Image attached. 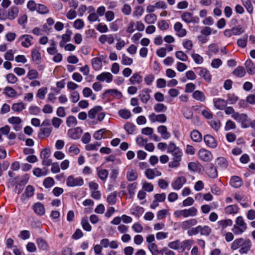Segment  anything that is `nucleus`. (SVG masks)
Returning a JSON list of instances; mask_svg holds the SVG:
<instances>
[{
    "label": "nucleus",
    "instance_id": "nucleus-34",
    "mask_svg": "<svg viewBox=\"0 0 255 255\" xmlns=\"http://www.w3.org/2000/svg\"><path fill=\"white\" fill-rule=\"evenodd\" d=\"M239 207L237 205H231L225 208V212L227 214L234 215L238 213Z\"/></svg>",
    "mask_w": 255,
    "mask_h": 255
},
{
    "label": "nucleus",
    "instance_id": "nucleus-58",
    "mask_svg": "<svg viewBox=\"0 0 255 255\" xmlns=\"http://www.w3.org/2000/svg\"><path fill=\"white\" fill-rule=\"evenodd\" d=\"M5 94L9 97H15L16 92V91L10 87H6L4 89Z\"/></svg>",
    "mask_w": 255,
    "mask_h": 255
},
{
    "label": "nucleus",
    "instance_id": "nucleus-63",
    "mask_svg": "<svg viewBox=\"0 0 255 255\" xmlns=\"http://www.w3.org/2000/svg\"><path fill=\"white\" fill-rule=\"evenodd\" d=\"M181 158H179V157H173V161H170L168 166L171 168H177L180 165V162L181 161Z\"/></svg>",
    "mask_w": 255,
    "mask_h": 255
},
{
    "label": "nucleus",
    "instance_id": "nucleus-18",
    "mask_svg": "<svg viewBox=\"0 0 255 255\" xmlns=\"http://www.w3.org/2000/svg\"><path fill=\"white\" fill-rule=\"evenodd\" d=\"M145 174L146 177L148 179H153L155 177L160 176L161 175V173L156 168L154 169H146L145 171Z\"/></svg>",
    "mask_w": 255,
    "mask_h": 255
},
{
    "label": "nucleus",
    "instance_id": "nucleus-12",
    "mask_svg": "<svg viewBox=\"0 0 255 255\" xmlns=\"http://www.w3.org/2000/svg\"><path fill=\"white\" fill-rule=\"evenodd\" d=\"M167 152L169 153H171L173 157L181 158L182 151L179 147H177L175 144H168Z\"/></svg>",
    "mask_w": 255,
    "mask_h": 255
},
{
    "label": "nucleus",
    "instance_id": "nucleus-35",
    "mask_svg": "<svg viewBox=\"0 0 255 255\" xmlns=\"http://www.w3.org/2000/svg\"><path fill=\"white\" fill-rule=\"evenodd\" d=\"M215 163L221 169H226L228 165V162L225 158L220 157L217 158L215 160Z\"/></svg>",
    "mask_w": 255,
    "mask_h": 255
},
{
    "label": "nucleus",
    "instance_id": "nucleus-42",
    "mask_svg": "<svg viewBox=\"0 0 255 255\" xmlns=\"http://www.w3.org/2000/svg\"><path fill=\"white\" fill-rule=\"evenodd\" d=\"M191 138L194 142H199L202 140L201 134L196 130H193L190 134Z\"/></svg>",
    "mask_w": 255,
    "mask_h": 255
},
{
    "label": "nucleus",
    "instance_id": "nucleus-7",
    "mask_svg": "<svg viewBox=\"0 0 255 255\" xmlns=\"http://www.w3.org/2000/svg\"><path fill=\"white\" fill-rule=\"evenodd\" d=\"M181 19L186 23H198L199 18L198 16H193V14L187 11L184 12L181 16Z\"/></svg>",
    "mask_w": 255,
    "mask_h": 255
},
{
    "label": "nucleus",
    "instance_id": "nucleus-26",
    "mask_svg": "<svg viewBox=\"0 0 255 255\" xmlns=\"http://www.w3.org/2000/svg\"><path fill=\"white\" fill-rule=\"evenodd\" d=\"M114 37L112 34L102 35L99 38V41L103 44H105L107 42L109 44H112L114 42Z\"/></svg>",
    "mask_w": 255,
    "mask_h": 255
},
{
    "label": "nucleus",
    "instance_id": "nucleus-21",
    "mask_svg": "<svg viewBox=\"0 0 255 255\" xmlns=\"http://www.w3.org/2000/svg\"><path fill=\"white\" fill-rule=\"evenodd\" d=\"M213 102L216 108L221 110H224L227 105V101L221 98L214 99Z\"/></svg>",
    "mask_w": 255,
    "mask_h": 255
},
{
    "label": "nucleus",
    "instance_id": "nucleus-55",
    "mask_svg": "<svg viewBox=\"0 0 255 255\" xmlns=\"http://www.w3.org/2000/svg\"><path fill=\"white\" fill-rule=\"evenodd\" d=\"M154 110L156 112H164L167 110V107L163 104L158 103L154 105Z\"/></svg>",
    "mask_w": 255,
    "mask_h": 255
},
{
    "label": "nucleus",
    "instance_id": "nucleus-2",
    "mask_svg": "<svg viewBox=\"0 0 255 255\" xmlns=\"http://www.w3.org/2000/svg\"><path fill=\"white\" fill-rule=\"evenodd\" d=\"M247 229V224L242 216L238 217L235 224L232 228L233 232L236 235H240L244 233Z\"/></svg>",
    "mask_w": 255,
    "mask_h": 255
},
{
    "label": "nucleus",
    "instance_id": "nucleus-47",
    "mask_svg": "<svg viewBox=\"0 0 255 255\" xmlns=\"http://www.w3.org/2000/svg\"><path fill=\"white\" fill-rule=\"evenodd\" d=\"M233 74L237 77H243L246 74V71L243 67L238 66L234 70Z\"/></svg>",
    "mask_w": 255,
    "mask_h": 255
},
{
    "label": "nucleus",
    "instance_id": "nucleus-15",
    "mask_svg": "<svg viewBox=\"0 0 255 255\" xmlns=\"http://www.w3.org/2000/svg\"><path fill=\"white\" fill-rule=\"evenodd\" d=\"M53 128L41 127L38 133V137L40 139L48 137L52 132Z\"/></svg>",
    "mask_w": 255,
    "mask_h": 255
},
{
    "label": "nucleus",
    "instance_id": "nucleus-33",
    "mask_svg": "<svg viewBox=\"0 0 255 255\" xmlns=\"http://www.w3.org/2000/svg\"><path fill=\"white\" fill-rule=\"evenodd\" d=\"M194 243V241L191 239L185 240L183 242H181L180 251L183 252L185 250H189Z\"/></svg>",
    "mask_w": 255,
    "mask_h": 255
},
{
    "label": "nucleus",
    "instance_id": "nucleus-27",
    "mask_svg": "<svg viewBox=\"0 0 255 255\" xmlns=\"http://www.w3.org/2000/svg\"><path fill=\"white\" fill-rule=\"evenodd\" d=\"M36 243L38 249L42 251H47L49 249V246L47 242L42 238L36 239Z\"/></svg>",
    "mask_w": 255,
    "mask_h": 255
},
{
    "label": "nucleus",
    "instance_id": "nucleus-24",
    "mask_svg": "<svg viewBox=\"0 0 255 255\" xmlns=\"http://www.w3.org/2000/svg\"><path fill=\"white\" fill-rule=\"evenodd\" d=\"M138 177L137 171L135 169L129 168L127 173V179L129 181H133Z\"/></svg>",
    "mask_w": 255,
    "mask_h": 255
},
{
    "label": "nucleus",
    "instance_id": "nucleus-50",
    "mask_svg": "<svg viewBox=\"0 0 255 255\" xmlns=\"http://www.w3.org/2000/svg\"><path fill=\"white\" fill-rule=\"evenodd\" d=\"M55 181L53 178L47 177L44 179L43 185L46 188H50L54 186Z\"/></svg>",
    "mask_w": 255,
    "mask_h": 255
},
{
    "label": "nucleus",
    "instance_id": "nucleus-46",
    "mask_svg": "<svg viewBox=\"0 0 255 255\" xmlns=\"http://www.w3.org/2000/svg\"><path fill=\"white\" fill-rule=\"evenodd\" d=\"M242 3L250 14L253 12V6L250 0H242Z\"/></svg>",
    "mask_w": 255,
    "mask_h": 255
},
{
    "label": "nucleus",
    "instance_id": "nucleus-30",
    "mask_svg": "<svg viewBox=\"0 0 255 255\" xmlns=\"http://www.w3.org/2000/svg\"><path fill=\"white\" fill-rule=\"evenodd\" d=\"M242 179L237 176L232 177L230 180L231 185L234 188H239L243 185Z\"/></svg>",
    "mask_w": 255,
    "mask_h": 255
},
{
    "label": "nucleus",
    "instance_id": "nucleus-22",
    "mask_svg": "<svg viewBox=\"0 0 255 255\" xmlns=\"http://www.w3.org/2000/svg\"><path fill=\"white\" fill-rule=\"evenodd\" d=\"M32 208L35 213L39 216H43L45 213V207L41 203H35Z\"/></svg>",
    "mask_w": 255,
    "mask_h": 255
},
{
    "label": "nucleus",
    "instance_id": "nucleus-51",
    "mask_svg": "<svg viewBox=\"0 0 255 255\" xmlns=\"http://www.w3.org/2000/svg\"><path fill=\"white\" fill-rule=\"evenodd\" d=\"M250 121V119L248 118V116L246 114H244V115L239 123L241 124L242 128H249Z\"/></svg>",
    "mask_w": 255,
    "mask_h": 255
},
{
    "label": "nucleus",
    "instance_id": "nucleus-1",
    "mask_svg": "<svg viewBox=\"0 0 255 255\" xmlns=\"http://www.w3.org/2000/svg\"><path fill=\"white\" fill-rule=\"evenodd\" d=\"M252 244L249 239L243 238H238L235 240L231 244V248L233 250L238 249L240 254H247L250 251Z\"/></svg>",
    "mask_w": 255,
    "mask_h": 255
},
{
    "label": "nucleus",
    "instance_id": "nucleus-64",
    "mask_svg": "<svg viewBox=\"0 0 255 255\" xmlns=\"http://www.w3.org/2000/svg\"><path fill=\"white\" fill-rule=\"evenodd\" d=\"M27 77L29 80L36 79L38 77V73L35 69H31L28 71L27 75Z\"/></svg>",
    "mask_w": 255,
    "mask_h": 255
},
{
    "label": "nucleus",
    "instance_id": "nucleus-10",
    "mask_svg": "<svg viewBox=\"0 0 255 255\" xmlns=\"http://www.w3.org/2000/svg\"><path fill=\"white\" fill-rule=\"evenodd\" d=\"M198 156L201 160L205 162L210 161L213 159V156L211 152L204 148L199 150Z\"/></svg>",
    "mask_w": 255,
    "mask_h": 255
},
{
    "label": "nucleus",
    "instance_id": "nucleus-20",
    "mask_svg": "<svg viewBox=\"0 0 255 255\" xmlns=\"http://www.w3.org/2000/svg\"><path fill=\"white\" fill-rule=\"evenodd\" d=\"M197 69H199V75L202 78H204L208 82H210L212 79V76L210 73V72L205 68L203 67H198Z\"/></svg>",
    "mask_w": 255,
    "mask_h": 255
},
{
    "label": "nucleus",
    "instance_id": "nucleus-17",
    "mask_svg": "<svg viewBox=\"0 0 255 255\" xmlns=\"http://www.w3.org/2000/svg\"><path fill=\"white\" fill-rule=\"evenodd\" d=\"M151 90L149 89L145 88L140 91L139 97L143 103H146L150 99V94Z\"/></svg>",
    "mask_w": 255,
    "mask_h": 255
},
{
    "label": "nucleus",
    "instance_id": "nucleus-19",
    "mask_svg": "<svg viewBox=\"0 0 255 255\" xmlns=\"http://www.w3.org/2000/svg\"><path fill=\"white\" fill-rule=\"evenodd\" d=\"M113 75L110 72H103L98 75L96 77L97 80L104 82L106 81L107 83H111L113 80Z\"/></svg>",
    "mask_w": 255,
    "mask_h": 255
},
{
    "label": "nucleus",
    "instance_id": "nucleus-37",
    "mask_svg": "<svg viewBox=\"0 0 255 255\" xmlns=\"http://www.w3.org/2000/svg\"><path fill=\"white\" fill-rule=\"evenodd\" d=\"M129 81L131 84H140L142 81V77L137 73H134L129 78Z\"/></svg>",
    "mask_w": 255,
    "mask_h": 255
},
{
    "label": "nucleus",
    "instance_id": "nucleus-57",
    "mask_svg": "<svg viewBox=\"0 0 255 255\" xmlns=\"http://www.w3.org/2000/svg\"><path fill=\"white\" fill-rule=\"evenodd\" d=\"M132 62V59L127 56L125 54L122 55L121 63L123 65H130Z\"/></svg>",
    "mask_w": 255,
    "mask_h": 255
},
{
    "label": "nucleus",
    "instance_id": "nucleus-16",
    "mask_svg": "<svg viewBox=\"0 0 255 255\" xmlns=\"http://www.w3.org/2000/svg\"><path fill=\"white\" fill-rule=\"evenodd\" d=\"M174 29L176 32V35L179 37H182L187 34V31L183 28L182 24L180 22H177L174 25Z\"/></svg>",
    "mask_w": 255,
    "mask_h": 255
},
{
    "label": "nucleus",
    "instance_id": "nucleus-38",
    "mask_svg": "<svg viewBox=\"0 0 255 255\" xmlns=\"http://www.w3.org/2000/svg\"><path fill=\"white\" fill-rule=\"evenodd\" d=\"M117 192L115 191L109 194L107 197V202L111 205H115L117 202Z\"/></svg>",
    "mask_w": 255,
    "mask_h": 255
},
{
    "label": "nucleus",
    "instance_id": "nucleus-61",
    "mask_svg": "<svg viewBox=\"0 0 255 255\" xmlns=\"http://www.w3.org/2000/svg\"><path fill=\"white\" fill-rule=\"evenodd\" d=\"M238 99V97L235 95L229 94L227 95V100L226 101H227V104L232 105L236 103Z\"/></svg>",
    "mask_w": 255,
    "mask_h": 255
},
{
    "label": "nucleus",
    "instance_id": "nucleus-45",
    "mask_svg": "<svg viewBox=\"0 0 255 255\" xmlns=\"http://www.w3.org/2000/svg\"><path fill=\"white\" fill-rule=\"evenodd\" d=\"M109 94L111 96H113L117 99H120L122 97V93L118 91L117 89L108 90L104 93V94Z\"/></svg>",
    "mask_w": 255,
    "mask_h": 255
},
{
    "label": "nucleus",
    "instance_id": "nucleus-48",
    "mask_svg": "<svg viewBox=\"0 0 255 255\" xmlns=\"http://www.w3.org/2000/svg\"><path fill=\"white\" fill-rule=\"evenodd\" d=\"M109 175V172L106 169H99L98 170V176L99 177V178L104 181H105Z\"/></svg>",
    "mask_w": 255,
    "mask_h": 255
},
{
    "label": "nucleus",
    "instance_id": "nucleus-23",
    "mask_svg": "<svg viewBox=\"0 0 255 255\" xmlns=\"http://www.w3.org/2000/svg\"><path fill=\"white\" fill-rule=\"evenodd\" d=\"M130 212L131 215L138 218L144 212V209L138 205H133L130 209Z\"/></svg>",
    "mask_w": 255,
    "mask_h": 255
},
{
    "label": "nucleus",
    "instance_id": "nucleus-62",
    "mask_svg": "<svg viewBox=\"0 0 255 255\" xmlns=\"http://www.w3.org/2000/svg\"><path fill=\"white\" fill-rule=\"evenodd\" d=\"M168 246L170 248L173 250H180L181 242L179 240H176L175 241L170 242Z\"/></svg>",
    "mask_w": 255,
    "mask_h": 255
},
{
    "label": "nucleus",
    "instance_id": "nucleus-31",
    "mask_svg": "<svg viewBox=\"0 0 255 255\" xmlns=\"http://www.w3.org/2000/svg\"><path fill=\"white\" fill-rule=\"evenodd\" d=\"M157 131L161 134L162 137L167 139L170 136V133L167 131V128L165 126H160L157 128Z\"/></svg>",
    "mask_w": 255,
    "mask_h": 255
},
{
    "label": "nucleus",
    "instance_id": "nucleus-6",
    "mask_svg": "<svg viewBox=\"0 0 255 255\" xmlns=\"http://www.w3.org/2000/svg\"><path fill=\"white\" fill-rule=\"evenodd\" d=\"M198 223L197 220L196 219H190L180 223V227L183 230H187V234L189 236V232L193 229L194 228L192 227L196 225Z\"/></svg>",
    "mask_w": 255,
    "mask_h": 255
},
{
    "label": "nucleus",
    "instance_id": "nucleus-52",
    "mask_svg": "<svg viewBox=\"0 0 255 255\" xmlns=\"http://www.w3.org/2000/svg\"><path fill=\"white\" fill-rule=\"evenodd\" d=\"M66 124L68 127H73L77 125V121L74 116H69L66 120Z\"/></svg>",
    "mask_w": 255,
    "mask_h": 255
},
{
    "label": "nucleus",
    "instance_id": "nucleus-36",
    "mask_svg": "<svg viewBox=\"0 0 255 255\" xmlns=\"http://www.w3.org/2000/svg\"><path fill=\"white\" fill-rule=\"evenodd\" d=\"M148 249L152 255H160L162 252V249L159 250L158 246L155 243L148 244Z\"/></svg>",
    "mask_w": 255,
    "mask_h": 255
},
{
    "label": "nucleus",
    "instance_id": "nucleus-28",
    "mask_svg": "<svg viewBox=\"0 0 255 255\" xmlns=\"http://www.w3.org/2000/svg\"><path fill=\"white\" fill-rule=\"evenodd\" d=\"M245 66L248 74L253 75L255 73V64L251 59H249L246 61Z\"/></svg>",
    "mask_w": 255,
    "mask_h": 255
},
{
    "label": "nucleus",
    "instance_id": "nucleus-54",
    "mask_svg": "<svg viewBox=\"0 0 255 255\" xmlns=\"http://www.w3.org/2000/svg\"><path fill=\"white\" fill-rule=\"evenodd\" d=\"M144 9L140 6H136L134 7L132 15L134 17H138L141 16L143 13Z\"/></svg>",
    "mask_w": 255,
    "mask_h": 255
},
{
    "label": "nucleus",
    "instance_id": "nucleus-32",
    "mask_svg": "<svg viewBox=\"0 0 255 255\" xmlns=\"http://www.w3.org/2000/svg\"><path fill=\"white\" fill-rule=\"evenodd\" d=\"M91 64L95 70H99L102 67V59L100 57L94 58L91 60Z\"/></svg>",
    "mask_w": 255,
    "mask_h": 255
},
{
    "label": "nucleus",
    "instance_id": "nucleus-40",
    "mask_svg": "<svg viewBox=\"0 0 255 255\" xmlns=\"http://www.w3.org/2000/svg\"><path fill=\"white\" fill-rule=\"evenodd\" d=\"M192 96L193 98L196 99V100H198L201 102H204L206 100V97L204 94L201 91H195L193 93Z\"/></svg>",
    "mask_w": 255,
    "mask_h": 255
},
{
    "label": "nucleus",
    "instance_id": "nucleus-4",
    "mask_svg": "<svg viewBox=\"0 0 255 255\" xmlns=\"http://www.w3.org/2000/svg\"><path fill=\"white\" fill-rule=\"evenodd\" d=\"M211 228L208 226H202L199 225L191 230L189 232V236H195L197 235L199 233L202 236H209L211 233Z\"/></svg>",
    "mask_w": 255,
    "mask_h": 255
},
{
    "label": "nucleus",
    "instance_id": "nucleus-60",
    "mask_svg": "<svg viewBox=\"0 0 255 255\" xmlns=\"http://www.w3.org/2000/svg\"><path fill=\"white\" fill-rule=\"evenodd\" d=\"M48 89L46 87H42L40 88L37 92V97L41 100L45 98V95L47 93Z\"/></svg>",
    "mask_w": 255,
    "mask_h": 255
},
{
    "label": "nucleus",
    "instance_id": "nucleus-53",
    "mask_svg": "<svg viewBox=\"0 0 255 255\" xmlns=\"http://www.w3.org/2000/svg\"><path fill=\"white\" fill-rule=\"evenodd\" d=\"M106 131V128H102L95 132L93 134L94 138L96 140H100L104 137V133Z\"/></svg>",
    "mask_w": 255,
    "mask_h": 255
},
{
    "label": "nucleus",
    "instance_id": "nucleus-39",
    "mask_svg": "<svg viewBox=\"0 0 255 255\" xmlns=\"http://www.w3.org/2000/svg\"><path fill=\"white\" fill-rule=\"evenodd\" d=\"M157 16L154 13H149L145 15L144 21L147 24H154L157 20Z\"/></svg>",
    "mask_w": 255,
    "mask_h": 255
},
{
    "label": "nucleus",
    "instance_id": "nucleus-56",
    "mask_svg": "<svg viewBox=\"0 0 255 255\" xmlns=\"http://www.w3.org/2000/svg\"><path fill=\"white\" fill-rule=\"evenodd\" d=\"M200 166V164L195 162H190L188 165V169L194 172H197Z\"/></svg>",
    "mask_w": 255,
    "mask_h": 255
},
{
    "label": "nucleus",
    "instance_id": "nucleus-9",
    "mask_svg": "<svg viewBox=\"0 0 255 255\" xmlns=\"http://www.w3.org/2000/svg\"><path fill=\"white\" fill-rule=\"evenodd\" d=\"M187 180L184 176H179L176 178L172 183L171 186L175 190H180L186 183Z\"/></svg>",
    "mask_w": 255,
    "mask_h": 255
},
{
    "label": "nucleus",
    "instance_id": "nucleus-25",
    "mask_svg": "<svg viewBox=\"0 0 255 255\" xmlns=\"http://www.w3.org/2000/svg\"><path fill=\"white\" fill-rule=\"evenodd\" d=\"M40 47H36L31 51V58L34 62L38 63L41 59V54L39 52Z\"/></svg>",
    "mask_w": 255,
    "mask_h": 255
},
{
    "label": "nucleus",
    "instance_id": "nucleus-14",
    "mask_svg": "<svg viewBox=\"0 0 255 255\" xmlns=\"http://www.w3.org/2000/svg\"><path fill=\"white\" fill-rule=\"evenodd\" d=\"M205 171L206 173L210 178H215L218 176L217 170L212 163H209L206 165Z\"/></svg>",
    "mask_w": 255,
    "mask_h": 255
},
{
    "label": "nucleus",
    "instance_id": "nucleus-8",
    "mask_svg": "<svg viewBox=\"0 0 255 255\" xmlns=\"http://www.w3.org/2000/svg\"><path fill=\"white\" fill-rule=\"evenodd\" d=\"M233 225V221L231 219H226L219 221L217 222V229L221 231L222 234L225 232V230L228 227H231Z\"/></svg>",
    "mask_w": 255,
    "mask_h": 255
},
{
    "label": "nucleus",
    "instance_id": "nucleus-29",
    "mask_svg": "<svg viewBox=\"0 0 255 255\" xmlns=\"http://www.w3.org/2000/svg\"><path fill=\"white\" fill-rule=\"evenodd\" d=\"M19 12L18 8L16 6H11L8 10L7 17L10 20L15 19L18 15Z\"/></svg>",
    "mask_w": 255,
    "mask_h": 255
},
{
    "label": "nucleus",
    "instance_id": "nucleus-49",
    "mask_svg": "<svg viewBox=\"0 0 255 255\" xmlns=\"http://www.w3.org/2000/svg\"><path fill=\"white\" fill-rule=\"evenodd\" d=\"M176 57L183 62H186L188 59V56L182 51H178L175 52Z\"/></svg>",
    "mask_w": 255,
    "mask_h": 255
},
{
    "label": "nucleus",
    "instance_id": "nucleus-44",
    "mask_svg": "<svg viewBox=\"0 0 255 255\" xmlns=\"http://www.w3.org/2000/svg\"><path fill=\"white\" fill-rule=\"evenodd\" d=\"M81 224L83 230L87 232H90L92 230V226L89 224L88 219L87 217L82 218Z\"/></svg>",
    "mask_w": 255,
    "mask_h": 255
},
{
    "label": "nucleus",
    "instance_id": "nucleus-11",
    "mask_svg": "<svg viewBox=\"0 0 255 255\" xmlns=\"http://www.w3.org/2000/svg\"><path fill=\"white\" fill-rule=\"evenodd\" d=\"M82 132V129L80 127H77L69 129L67 131V135L73 139H77L81 137Z\"/></svg>",
    "mask_w": 255,
    "mask_h": 255
},
{
    "label": "nucleus",
    "instance_id": "nucleus-5",
    "mask_svg": "<svg viewBox=\"0 0 255 255\" xmlns=\"http://www.w3.org/2000/svg\"><path fill=\"white\" fill-rule=\"evenodd\" d=\"M84 183V180L81 177H75L73 175L69 176L66 180V185L70 187L82 186Z\"/></svg>",
    "mask_w": 255,
    "mask_h": 255
},
{
    "label": "nucleus",
    "instance_id": "nucleus-3",
    "mask_svg": "<svg viewBox=\"0 0 255 255\" xmlns=\"http://www.w3.org/2000/svg\"><path fill=\"white\" fill-rule=\"evenodd\" d=\"M198 210L195 207L189 209L177 210L174 212V216L177 218L182 217L186 218L189 217H195L197 215Z\"/></svg>",
    "mask_w": 255,
    "mask_h": 255
},
{
    "label": "nucleus",
    "instance_id": "nucleus-43",
    "mask_svg": "<svg viewBox=\"0 0 255 255\" xmlns=\"http://www.w3.org/2000/svg\"><path fill=\"white\" fill-rule=\"evenodd\" d=\"M33 174L37 177L46 176L47 174V171L46 168L41 169L35 168L33 170Z\"/></svg>",
    "mask_w": 255,
    "mask_h": 255
},
{
    "label": "nucleus",
    "instance_id": "nucleus-41",
    "mask_svg": "<svg viewBox=\"0 0 255 255\" xmlns=\"http://www.w3.org/2000/svg\"><path fill=\"white\" fill-rule=\"evenodd\" d=\"M103 108L100 106H96L91 109L88 112V117L89 118L93 119L95 118L97 113L102 110Z\"/></svg>",
    "mask_w": 255,
    "mask_h": 255
},
{
    "label": "nucleus",
    "instance_id": "nucleus-13",
    "mask_svg": "<svg viewBox=\"0 0 255 255\" xmlns=\"http://www.w3.org/2000/svg\"><path fill=\"white\" fill-rule=\"evenodd\" d=\"M32 40L33 37L28 34L22 35L19 38V41H21L22 46L25 48H28L33 44Z\"/></svg>",
    "mask_w": 255,
    "mask_h": 255
},
{
    "label": "nucleus",
    "instance_id": "nucleus-59",
    "mask_svg": "<svg viewBox=\"0 0 255 255\" xmlns=\"http://www.w3.org/2000/svg\"><path fill=\"white\" fill-rule=\"evenodd\" d=\"M119 114L121 117L125 119H128L131 117L130 112L126 109L120 110Z\"/></svg>",
    "mask_w": 255,
    "mask_h": 255
}]
</instances>
